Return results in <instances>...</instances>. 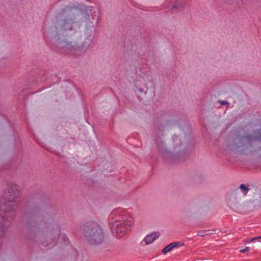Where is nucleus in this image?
I'll return each instance as SVG.
<instances>
[{
  "label": "nucleus",
  "mask_w": 261,
  "mask_h": 261,
  "mask_svg": "<svg viewBox=\"0 0 261 261\" xmlns=\"http://www.w3.org/2000/svg\"><path fill=\"white\" fill-rule=\"evenodd\" d=\"M112 217L110 222L112 232L117 237H123L133 225L134 219L126 211L118 208L112 213Z\"/></svg>",
  "instance_id": "f257e3e1"
},
{
  "label": "nucleus",
  "mask_w": 261,
  "mask_h": 261,
  "mask_svg": "<svg viewBox=\"0 0 261 261\" xmlns=\"http://www.w3.org/2000/svg\"><path fill=\"white\" fill-rule=\"evenodd\" d=\"M234 148L240 151L257 152L261 149V129H248L245 135L237 139Z\"/></svg>",
  "instance_id": "f03ea898"
},
{
  "label": "nucleus",
  "mask_w": 261,
  "mask_h": 261,
  "mask_svg": "<svg viewBox=\"0 0 261 261\" xmlns=\"http://www.w3.org/2000/svg\"><path fill=\"white\" fill-rule=\"evenodd\" d=\"M78 10L75 8L68 9L59 14L60 19L56 25V33L58 36H67L69 32L74 29V20Z\"/></svg>",
  "instance_id": "7ed1b4c3"
},
{
  "label": "nucleus",
  "mask_w": 261,
  "mask_h": 261,
  "mask_svg": "<svg viewBox=\"0 0 261 261\" xmlns=\"http://www.w3.org/2000/svg\"><path fill=\"white\" fill-rule=\"evenodd\" d=\"M89 242L91 244H99L103 239V234L101 229L98 225H95L89 230L86 234Z\"/></svg>",
  "instance_id": "20e7f679"
},
{
  "label": "nucleus",
  "mask_w": 261,
  "mask_h": 261,
  "mask_svg": "<svg viewBox=\"0 0 261 261\" xmlns=\"http://www.w3.org/2000/svg\"><path fill=\"white\" fill-rule=\"evenodd\" d=\"M19 193V191L17 186L14 185L9 188L4 195V198H6V201L4 202L3 206H7V204L9 206L11 205L8 203L13 202L18 196Z\"/></svg>",
  "instance_id": "39448f33"
},
{
  "label": "nucleus",
  "mask_w": 261,
  "mask_h": 261,
  "mask_svg": "<svg viewBox=\"0 0 261 261\" xmlns=\"http://www.w3.org/2000/svg\"><path fill=\"white\" fill-rule=\"evenodd\" d=\"M184 243L181 242H174L170 243L167 246H166L162 250L163 254H166L168 252H170L175 248H178L181 246H183Z\"/></svg>",
  "instance_id": "423d86ee"
},
{
  "label": "nucleus",
  "mask_w": 261,
  "mask_h": 261,
  "mask_svg": "<svg viewBox=\"0 0 261 261\" xmlns=\"http://www.w3.org/2000/svg\"><path fill=\"white\" fill-rule=\"evenodd\" d=\"M159 236L160 234L159 232H153L146 236L143 241L145 242L146 245H149L152 244L155 240H156Z\"/></svg>",
  "instance_id": "0eeeda50"
},
{
  "label": "nucleus",
  "mask_w": 261,
  "mask_h": 261,
  "mask_svg": "<svg viewBox=\"0 0 261 261\" xmlns=\"http://www.w3.org/2000/svg\"><path fill=\"white\" fill-rule=\"evenodd\" d=\"M62 46L70 52L75 53L80 50V47L76 42H65Z\"/></svg>",
  "instance_id": "6e6552de"
},
{
  "label": "nucleus",
  "mask_w": 261,
  "mask_h": 261,
  "mask_svg": "<svg viewBox=\"0 0 261 261\" xmlns=\"http://www.w3.org/2000/svg\"><path fill=\"white\" fill-rule=\"evenodd\" d=\"M147 77L146 75H144L143 77H139L135 81V85L137 87H146L147 85Z\"/></svg>",
  "instance_id": "1a4fd4ad"
},
{
  "label": "nucleus",
  "mask_w": 261,
  "mask_h": 261,
  "mask_svg": "<svg viewBox=\"0 0 261 261\" xmlns=\"http://www.w3.org/2000/svg\"><path fill=\"white\" fill-rule=\"evenodd\" d=\"M239 189L240 191L243 193L244 196L246 195L249 191V188L244 184H241L240 186Z\"/></svg>",
  "instance_id": "9d476101"
},
{
  "label": "nucleus",
  "mask_w": 261,
  "mask_h": 261,
  "mask_svg": "<svg viewBox=\"0 0 261 261\" xmlns=\"http://www.w3.org/2000/svg\"><path fill=\"white\" fill-rule=\"evenodd\" d=\"M208 234H209L208 230H200L198 231L197 233L198 236L200 237H203Z\"/></svg>",
  "instance_id": "9b49d317"
},
{
  "label": "nucleus",
  "mask_w": 261,
  "mask_h": 261,
  "mask_svg": "<svg viewBox=\"0 0 261 261\" xmlns=\"http://www.w3.org/2000/svg\"><path fill=\"white\" fill-rule=\"evenodd\" d=\"M249 248L248 247H246L245 249H241L240 250V252L241 253H244L249 250Z\"/></svg>",
  "instance_id": "f8f14e48"
},
{
  "label": "nucleus",
  "mask_w": 261,
  "mask_h": 261,
  "mask_svg": "<svg viewBox=\"0 0 261 261\" xmlns=\"http://www.w3.org/2000/svg\"><path fill=\"white\" fill-rule=\"evenodd\" d=\"M257 240L256 237L252 238V239H248L246 241L247 243H250V242H252L253 241H254V240Z\"/></svg>",
  "instance_id": "ddd939ff"
},
{
  "label": "nucleus",
  "mask_w": 261,
  "mask_h": 261,
  "mask_svg": "<svg viewBox=\"0 0 261 261\" xmlns=\"http://www.w3.org/2000/svg\"><path fill=\"white\" fill-rule=\"evenodd\" d=\"M219 102L222 105H224L227 103V102L225 101H219Z\"/></svg>",
  "instance_id": "4468645a"
},
{
  "label": "nucleus",
  "mask_w": 261,
  "mask_h": 261,
  "mask_svg": "<svg viewBox=\"0 0 261 261\" xmlns=\"http://www.w3.org/2000/svg\"><path fill=\"white\" fill-rule=\"evenodd\" d=\"M256 238H257V239H261V236H259V237H256Z\"/></svg>",
  "instance_id": "2eb2a0df"
}]
</instances>
